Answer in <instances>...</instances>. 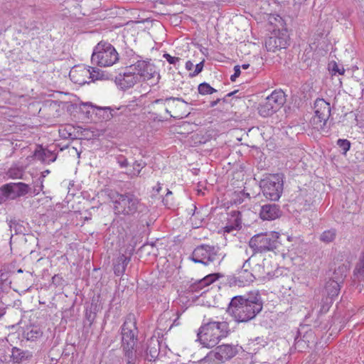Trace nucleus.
Returning <instances> with one entry per match:
<instances>
[{"instance_id": "1", "label": "nucleus", "mask_w": 364, "mask_h": 364, "mask_svg": "<svg viewBox=\"0 0 364 364\" xmlns=\"http://www.w3.org/2000/svg\"><path fill=\"white\" fill-rule=\"evenodd\" d=\"M262 308L261 296L256 292L232 297L227 308V312L236 322L246 323L254 319Z\"/></svg>"}, {"instance_id": "2", "label": "nucleus", "mask_w": 364, "mask_h": 364, "mask_svg": "<svg viewBox=\"0 0 364 364\" xmlns=\"http://www.w3.org/2000/svg\"><path fill=\"white\" fill-rule=\"evenodd\" d=\"M113 203V210L115 215L124 216H134L141 212L144 205L141 200L133 193L117 192L111 197Z\"/></svg>"}, {"instance_id": "3", "label": "nucleus", "mask_w": 364, "mask_h": 364, "mask_svg": "<svg viewBox=\"0 0 364 364\" xmlns=\"http://www.w3.org/2000/svg\"><path fill=\"white\" fill-rule=\"evenodd\" d=\"M330 103L323 99H317L314 102V115L310 121L313 129L327 134L331 127V122L328 121L331 117Z\"/></svg>"}, {"instance_id": "4", "label": "nucleus", "mask_w": 364, "mask_h": 364, "mask_svg": "<svg viewBox=\"0 0 364 364\" xmlns=\"http://www.w3.org/2000/svg\"><path fill=\"white\" fill-rule=\"evenodd\" d=\"M91 60L100 67H109L119 60V54L109 43L100 41L95 47Z\"/></svg>"}, {"instance_id": "5", "label": "nucleus", "mask_w": 364, "mask_h": 364, "mask_svg": "<svg viewBox=\"0 0 364 364\" xmlns=\"http://www.w3.org/2000/svg\"><path fill=\"white\" fill-rule=\"evenodd\" d=\"M279 234L277 232L255 235L250 239L249 246L254 253L273 251L279 245Z\"/></svg>"}, {"instance_id": "6", "label": "nucleus", "mask_w": 364, "mask_h": 364, "mask_svg": "<svg viewBox=\"0 0 364 364\" xmlns=\"http://www.w3.org/2000/svg\"><path fill=\"white\" fill-rule=\"evenodd\" d=\"M283 178L282 173H276L270 175L260 181V188L266 198L273 201L280 198L283 192Z\"/></svg>"}, {"instance_id": "7", "label": "nucleus", "mask_w": 364, "mask_h": 364, "mask_svg": "<svg viewBox=\"0 0 364 364\" xmlns=\"http://www.w3.org/2000/svg\"><path fill=\"white\" fill-rule=\"evenodd\" d=\"M138 332L134 315H129L121 327V348L138 347Z\"/></svg>"}, {"instance_id": "8", "label": "nucleus", "mask_w": 364, "mask_h": 364, "mask_svg": "<svg viewBox=\"0 0 364 364\" xmlns=\"http://www.w3.org/2000/svg\"><path fill=\"white\" fill-rule=\"evenodd\" d=\"M285 94L282 90H274L258 107L259 114L263 117H268L278 111L285 103Z\"/></svg>"}, {"instance_id": "9", "label": "nucleus", "mask_w": 364, "mask_h": 364, "mask_svg": "<svg viewBox=\"0 0 364 364\" xmlns=\"http://www.w3.org/2000/svg\"><path fill=\"white\" fill-rule=\"evenodd\" d=\"M228 334L226 322L210 321L206 323V348L215 346Z\"/></svg>"}, {"instance_id": "10", "label": "nucleus", "mask_w": 364, "mask_h": 364, "mask_svg": "<svg viewBox=\"0 0 364 364\" xmlns=\"http://www.w3.org/2000/svg\"><path fill=\"white\" fill-rule=\"evenodd\" d=\"M237 354V350L232 345H221L206 355V363L218 364L230 360Z\"/></svg>"}, {"instance_id": "11", "label": "nucleus", "mask_w": 364, "mask_h": 364, "mask_svg": "<svg viewBox=\"0 0 364 364\" xmlns=\"http://www.w3.org/2000/svg\"><path fill=\"white\" fill-rule=\"evenodd\" d=\"M129 70L135 72L139 77V80H151L156 77L159 80L160 76L156 72L155 66L151 64L149 60H137L134 64L130 65Z\"/></svg>"}, {"instance_id": "12", "label": "nucleus", "mask_w": 364, "mask_h": 364, "mask_svg": "<svg viewBox=\"0 0 364 364\" xmlns=\"http://www.w3.org/2000/svg\"><path fill=\"white\" fill-rule=\"evenodd\" d=\"M347 268L344 265L339 266L335 269V274L341 273L340 277H336V279H329L325 286V290L328 296V299H330V302L332 303V300L334 297L337 296L341 290V284L343 283L345 277H346Z\"/></svg>"}, {"instance_id": "13", "label": "nucleus", "mask_w": 364, "mask_h": 364, "mask_svg": "<svg viewBox=\"0 0 364 364\" xmlns=\"http://www.w3.org/2000/svg\"><path fill=\"white\" fill-rule=\"evenodd\" d=\"M139 80V77L135 72L129 70V66L125 68L122 73H120L115 77V82L122 90H127L132 87Z\"/></svg>"}, {"instance_id": "14", "label": "nucleus", "mask_w": 364, "mask_h": 364, "mask_svg": "<svg viewBox=\"0 0 364 364\" xmlns=\"http://www.w3.org/2000/svg\"><path fill=\"white\" fill-rule=\"evenodd\" d=\"M29 190L28 185L22 182L7 183L2 187L4 194L11 198L23 196Z\"/></svg>"}, {"instance_id": "15", "label": "nucleus", "mask_w": 364, "mask_h": 364, "mask_svg": "<svg viewBox=\"0 0 364 364\" xmlns=\"http://www.w3.org/2000/svg\"><path fill=\"white\" fill-rule=\"evenodd\" d=\"M122 350L126 364H139L144 358V349L140 346L122 348Z\"/></svg>"}, {"instance_id": "16", "label": "nucleus", "mask_w": 364, "mask_h": 364, "mask_svg": "<svg viewBox=\"0 0 364 364\" xmlns=\"http://www.w3.org/2000/svg\"><path fill=\"white\" fill-rule=\"evenodd\" d=\"M288 45L287 36L274 35L269 37L265 41V47L269 52H276L282 48H286Z\"/></svg>"}, {"instance_id": "17", "label": "nucleus", "mask_w": 364, "mask_h": 364, "mask_svg": "<svg viewBox=\"0 0 364 364\" xmlns=\"http://www.w3.org/2000/svg\"><path fill=\"white\" fill-rule=\"evenodd\" d=\"M280 215L281 210L277 204H265L261 206L259 216L263 220H273Z\"/></svg>"}, {"instance_id": "18", "label": "nucleus", "mask_w": 364, "mask_h": 364, "mask_svg": "<svg viewBox=\"0 0 364 364\" xmlns=\"http://www.w3.org/2000/svg\"><path fill=\"white\" fill-rule=\"evenodd\" d=\"M33 155L37 160L46 164L55 161L57 158V155L54 151L45 149L42 145L37 146Z\"/></svg>"}, {"instance_id": "19", "label": "nucleus", "mask_w": 364, "mask_h": 364, "mask_svg": "<svg viewBox=\"0 0 364 364\" xmlns=\"http://www.w3.org/2000/svg\"><path fill=\"white\" fill-rule=\"evenodd\" d=\"M255 279L252 272L247 269H242L232 278V283L238 287H245L250 284Z\"/></svg>"}, {"instance_id": "20", "label": "nucleus", "mask_w": 364, "mask_h": 364, "mask_svg": "<svg viewBox=\"0 0 364 364\" xmlns=\"http://www.w3.org/2000/svg\"><path fill=\"white\" fill-rule=\"evenodd\" d=\"M220 288L218 284L210 289L206 288V304L208 306H219V300L221 299V294L219 293Z\"/></svg>"}, {"instance_id": "21", "label": "nucleus", "mask_w": 364, "mask_h": 364, "mask_svg": "<svg viewBox=\"0 0 364 364\" xmlns=\"http://www.w3.org/2000/svg\"><path fill=\"white\" fill-rule=\"evenodd\" d=\"M89 70L85 68H75L70 70L69 77L75 84L83 85L87 82L86 77Z\"/></svg>"}, {"instance_id": "22", "label": "nucleus", "mask_w": 364, "mask_h": 364, "mask_svg": "<svg viewBox=\"0 0 364 364\" xmlns=\"http://www.w3.org/2000/svg\"><path fill=\"white\" fill-rule=\"evenodd\" d=\"M228 224L224 228L225 232H230L241 226V213L237 210H232L229 214Z\"/></svg>"}, {"instance_id": "23", "label": "nucleus", "mask_w": 364, "mask_h": 364, "mask_svg": "<svg viewBox=\"0 0 364 364\" xmlns=\"http://www.w3.org/2000/svg\"><path fill=\"white\" fill-rule=\"evenodd\" d=\"M220 248L218 247H210L206 245V266L208 264V262H215L219 265L223 259L224 255L219 252Z\"/></svg>"}, {"instance_id": "24", "label": "nucleus", "mask_w": 364, "mask_h": 364, "mask_svg": "<svg viewBox=\"0 0 364 364\" xmlns=\"http://www.w3.org/2000/svg\"><path fill=\"white\" fill-rule=\"evenodd\" d=\"M32 356V353L28 350H22L18 348H12L11 357L15 363L20 364L23 361L28 360Z\"/></svg>"}, {"instance_id": "25", "label": "nucleus", "mask_w": 364, "mask_h": 364, "mask_svg": "<svg viewBox=\"0 0 364 364\" xmlns=\"http://www.w3.org/2000/svg\"><path fill=\"white\" fill-rule=\"evenodd\" d=\"M130 262V257L122 254L119 255L116 262L114 264V272L117 276H121L124 274L126 270V267Z\"/></svg>"}, {"instance_id": "26", "label": "nucleus", "mask_w": 364, "mask_h": 364, "mask_svg": "<svg viewBox=\"0 0 364 364\" xmlns=\"http://www.w3.org/2000/svg\"><path fill=\"white\" fill-rule=\"evenodd\" d=\"M23 334L26 340L35 341L42 337L43 331L40 326L32 325L26 328Z\"/></svg>"}, {"instance_id": "27", "label": "nucleus", "mask_w": 364, "mask_h": 364, "mask_svg": "<svg viewBox=\"0 0 364 364\" xmlns=\"http://www.w3.org/2000/svg\"><path fill=\"white\" fill-rule=\"evenodd\" d=\"M205 287V277L203 279L196 281V282L191 284L188 289H187L188 293H191L193 296H191L192 300L194 301L198 299L199 297L203 296V291L200 294L199 296L196 294L198 293L200 290H202Z\"/></svg>"}, {"instance_id": "28", "label": "nucleus", "mask_w": 364, "mask_h": 364, "mask_svg": "<svg viewBox=\"0 0 364 364\" xmlns=\"http://www.w3.org/2000/svg\"><path fill=\"white\" fill-rule=\"evenodd\" d=\"M11 272L6 269L0 270V293L11 287Z\"/></svg>"}, {"instance_id": "29", "label": "nucleus", "mask_w": 364, "mask_h": 364, "mask_svg": "<svg viewBox=\"0 0 364 364\" xmlns=\"http://www.w3.org/2000/svg\"><path fill=\"white\" fill-rule=\"evenodd\" d=\"M195 263L205 264V245L198 246L190 256Z\"/></svg>"}, {"instance_id": "30", "label": "nucleus", "mask_w": 364, "mask_h": 364, "mask_svg": "<svg viewBox=\"0 0 364 364\" xmlns=\"http://www.w3.org/2000/svg\"><path fill=\"white\" fill-rule=\"evenodd\" d=\"M250 199V195L248 193L245 192V191H235L232 194L231 197V204L234 205H240L244 203L246 200Z\"/></svg>"}, {"instance_id": "31", "label": "nucleus", "mask_w": 364, "mask_h": 364, "mask_svg": "<svg viewBox=\"0 0 364 364\" xmlns=\"http://www.w3.org/2000/svg\"><path fill=\"white\" fill-rule=\"evenodd\" d=\"M236 92H237V90L231 92L227 94L225 96H223V95H215L213 97L210 95V97H208V95H206V102H209L210 107H213L218 103L220 102L221 101H223V102H226L227 97L234 95Z\"/></svg>"}, {"instance_id": "32", "label": "nucleus", "mask_w": 364, "mask_h": 364, "mask_svg": "<svg viewBox=\"0 0 364 364\" xmlns=\"http://www.w3.org/2000/svg\"><path fill=\"white\" fill-rule=\"evenodd\" d=\"M23 174H24L23 168L21 166H11L6 172L7 176L9 178H12V179L23 178Z\"/></svg>"}, {"instance_id": "33", "label": "nucleus", "mask_w": 364, "mask_h": 364, "mask_svg": "<svg viewBox=\"0 0 364 364\" xmlns=\"http://www.w3.org/2000/svg\"><path fill=\"white\" fill-rule=\"evenodd\" d=\"M336 236V229L331 228L330 230H325L320 235V240L325 242L329 243L333 242Z\"/></svg>"}, {"instance_id": "34", "label": "nucleus", "mask_w": 364, "mask_h": 364, "mask_svg": "<svg viewBox=\"0 0 364 364\" xmlns=\"http://www.w3.org/2000/svg\"><path fill=\"white\" fill-rule=\"evenodd\" d=\"M159 355V349L156 347L148 346L145 352H144L143 359L149 361L154 360Z\"/></svg>"}, {"instance_id": "35", "label": "nucleus", "mask_w": 364, "mask_h": 364, "mask_svg": "<svg viewBox=\"0 0 364 364\" xmlns=\"http://www.w3.org/2000/svg\"><path fill=\"white\" fill-rule=\"evenodd\" d=\"M9 225L11 231H14L15 235L24 234L26 228L19 221L11 220Z\"/></svg>"}, {"instance_id": "36", "label": "nucleus", "mask_w": 364, "mask_h": 364, "mask_svg": "<svg viewBox=\"0 0 364 364\" xmlns=\"http://www.w3.org/2000/svg\"><path fill=\"white\" fill-rule=\"evenodd\" d=\"M354 276L358 280H364V259L360 258L353 271Z\"/></svg>"}, {"instance_id": "37", "label": "nucleus", "mask_w": 364, "mask_h": 364, "mask_svg": "<svg viewBox=\"0 0 364 364\" xmlns=\"http://www.w3.org/2000/svg\"><path fill=\"white\" fill-rule=\"evenodd\" d=\"M146 165V162L142 160L135 161L133 164V170L129 174L132 177L139 176L141 169L144 168Z\"/></svg>"}, {"instance_id": "38", "label": "nucleus", "mask_w": 364, "mask_h": 364, "mask_svg": "<svg viewBox=\"0 0 364 364\" xmlns=\"http://www.w3.org/2000/svg\"><path fill=\"white\" fill-rule=\"evenodd\" d=\"M224 275L221 273H213L206 275V288L210 285L213 284L218 281L220 278H223Z\"/></svg>"}, {"instance_id": "39", "label": "nucleus", "mask_w": 364, "mask_h": 364, "mask_svg": "<svg viewBox=\"0 0 364 364\" xmlns=\"http://www.w3.org/2000/svg\"><path fill=\"white\" fill-rule=\"evenodd\" d=\"M80 110L85 114L86 117L90 118L92 116L91 110L94 111V107L89 102L82 103L80 105Z\"/></svg>"}, {"instance_id": "40", "label": "nucleus", "mask_w": 364, "mask_h": 364, "mask_svg": "<svg viewBox=\"0 0 364 364\" xmlns=\"http://www.w3.org/2000/svg\"><path fill=\"white\" fill-rule=\"evenodd\" d=\"M45 176H41L37 181L35 182V184L33 186V193L34 195H38L41 191H43V180H44Z\"/></svg>"}, {"instance_id": "41", "label": "nucleus", "mask_w": 364, "mask_h": 364, "mask_svg": "<svg viewBox=\"0 0 364 364\" xmlns=\"http://www.w3.org/2000/svg\"><path fill=\"white\" fill-rule=\"evenodd\" d=\"M179 101V102H182V100L181 98H174V97H166V98H159V99H156L154 101L152 102V105H154V104H163V105H168V107H170V102H174V101Z\"/></svg>"}, {"instance_id": "42", "label": "nucleus", "mask_w": 364, "mask_h": 364, "mask_svg": "<svg viewBox=\"0 0 364 364\" xmlns=\"http://www.w3.org/2000/svg\"><path fill=\"white\" fill-rule=\"evenodd\" d=\"M337 145L341 149L343 154H346L350 148V142L347 139H339Z\"/></svg>"}, {"instance_id": "43", "label": "nucleus", "mask_w": 364, "mask_h": 364, "mask_svg": "<svg viewBox=\"0 0 364 364\" xmlns=\"http://www.w3.org/2000/svg\"><path fill=\"white\" fill-rule=\"evenodd\" d=\"M329 66L333 75H336V73L343 75L345 73V69L343 67H339L335 62L333 64H330Z\"/></svg>"}, {"instance_id": "44", "label": "nucleus", "mask_w": 364, "mask_h": 364, "mask_svg": "<svg viewBox=\"0 0 364 364\" xmlns=\"http://www.w3.org/2000/svg\"><path fill=\"white\" fill-rule=\"evenodd\" d=\"M205 62V60H203L199 63H197L196 65H194V70L193 72H190L189 76L190 77H195L197 75H198L200 72H202L203 69V63Z\"/></svg>"}, {"instance_id": "45", "label": "nucleus", "mask_w": 364, "mask_h": 364, "mask_svg": "<svg viewBox=\"0 0 364 364\" xmlns=\"http://www.w3.org/2000/svg\"><path fill=\"white\" fill-rule=\"evenodd\" d=\"M92 70H89V74L87 77L92 79V81L99 80L101 78L100 70L97 68H91Z\"/></svg>"}, {"instance_id": "46", "label": "nucleus", "mask_w": 364, "mask_h": 364, "mask_svg": "<svg viewBox=\"0 0 364 364\" xmlns=\"http://www.w3.org/2000/svg\"><path fill=\"white\" fill-rule=\"evenodd\" d=\"M97 298H99V296ZM98 301V299H95V297H93L90 304V309L88 310L97 314L100 309Z\"/></svg>"}, {"instance_id": "47", "label": "nucleus", "mask_w": 364, "mask_h": 364, "mask_svg": "<svg viewBox=\"0 0 364 364\" xmlns=\"http://www.w3.org/2000/svg\"><path fill=\"white\" fill-rule=\"evenodd\" d=\"M117 161L121 168L127 167L129 165L127 159L125 156H124L123 155H119L117 157Z\"/></svg>"}, {"instance_id": "48", "label": "nucleus", "mask_w": 364, "mask_h": 364, "mask_svg": "<svg viewBox=\"0 0 364 364\" xmlns=\"http://www.w3.org/2000/svg\"><path fill=\"white\" fill-rule=\"evenodd\" d=\"M163 57L170 63L172 65H176L178 62H179L180 58L178 57H173L169 55L168 53H164L163 55Z\"/></svg>"}, {"instance_id": "49", "label": "nucleus", "mask_w": 364, "mask_h": 364, "mask_svg": "<svg viewBox=\"0 0 364 364\" xmlns=\"http://www.w3.org/2000/svg\"><path fill=\"white\" fill-rule=\"evenodd\" d=\"M85 318L89 321V325L91 326L96 318V314L87 309Z\"/></svg>"}, {"instance_id": "50", "label": "nucleus", "mask_w": 364, "mask_h": 364, "mask_svg": "<svg viewBox=\"0 0 364 364\" xmlns=\"http://www.w3.org/2000/svg\"><path fill=\"white\" fill-rule=\"evenodd\" d=\"M205 92H206V95H211L213 94H215V95H223L222 93L219 92V91L218 90L212 87L208 83H206V85H205Z\"/></svg>"}, {"instance_id": "51", "label": "nucleus", "mask_w": 364, "mask_h": 364, "mask_svg": "<svg viewBox=\"0 0 364 364\" xmlns=\"http://www.w3.org/2000/svg\"><path fill=\"white\" fill-rule=\"evenodd\" d=\"M205 328V324H202L200 327L198 329V333H197V339L196 341H198L202 345V347H205V342H203L202 339V333L203 331V329Z\"/></svg>"}, {"instance_id": "52", "label": "nucleus", "mask_w": 364, "mask_h": 364, "mask_svg": "<svg viewBox=\"0 0 364 364\" xmlns=\"http://www.w3.org/2000/svg\"><path fill=\"white\" fill-rule=\"evenodd\" d=\"M151 114V118L150 119H151L152 121L154 122H164V119L161 117L159 116V114H157L156 113H150Z\"/></svg>"}, {"instance_id": "53", "label": "nucleus", "mask_w": 364, "mask_h": 364, "mask_svg": "<svg viewBox=\"0 0 364 364\" xmlns=\"http://www.w3.org/2000/svg\"><path fill=\"white\" fill-rule=\"evenodd\" d=\"M186 69L188 71L193 72L194 70V64L191 60H188L186 63Z\"/></svg>"}, {"instance_id": "54", "label": "nucleus", "mask_w": 364, "mask_h": 364, "mask_svg": "<svg viewBox=\"0 0 364 364\" xmlns=\"http://www.w3.org/2000/svg\"><path fill=\"white\" fill-rule=\"evenodd\" d=\"M65 131V129H60L59 133L60 136L64 138H71L72 134L70 133H66Z\"/></svg>"}, {"instance_id": "55", "label": "nucleus", "mask_w": 364, "mask_h": 364, "mask_svg": "<svg viewBox=\"0 0 364 364\" xmlns=\"http://www.w3.org/2000/svg\"><path fill=\"white\" fill-rule=\"evenodd\" d=\"M205 82H203L198 85V92L201 95H205Z\"/></svg>"}, {"instance_id": "56", "label": "nucleus", "mask_w": 364, "mask_h": 364, "mask_svg": "<svg viewBox=\"0 0 364 364\" xmlns=\"http://www.w3.org/2000/svg\"><path fill=\"white\" fill-rule=\"evenodd\" d=\"M241 71H240V65H235L234 67V74L237 75L239 77L240 75Z\"/></svg>"}, {"instance_id": "57", "label": "nucleus", "mask_w": 364, "mask_h": 364, "mask_svg": "<svg viewBox=\"0 0 364 364\" xmlns=\"http://www.w3.org/2000/svg\"><path fill=\"white\" fill-rule=\"evenodd\" d=\"M154 190L156 191V193H159L161 190V184L158 183L156 186L154 188Z\"/></svg>"}, {"instance_id": "58", "label": "nucleus", "mask_w": 364, "mask_h": 364, "mask_svg": "<svg viewBox=\"0 0 364 364\" xmlns=\"http://www.w3.org/2000/svg\"><path fill=\"white\" fill-rule=\"evenodd\" d=\"M193 364H204L205 363V358H200L198 361H193Z\"/></svg>"}, {"instance_id": "59", "label": "nucleus", "mask_w": 364, "mask_h": 364, "mask_svg": "<svg viewBox=\"0 0 364 364\" xmlns=\"http://www.w3.org/2000/svg\"><path fill=\"white\" fill-rule=\"evenodd\" d=\"M237 77H238L237 75L233 74L230 76V80L231 81L235 82Z\"/></svg>"}, {"instance_id": "60", "label": "nucleus", "mask_w": 364, "mask_h": 364, "mask_svg": "<svg viewBox=\"0 0 364 364\" xmlns=\"http://www.w3.org/2000/svg\"><path fill=\"white\" fill-rule=\"evenodd\" d=\"M340 276H341V273H337L336 274H335V272H334L333 275L331 279H336V277H340Z\"/></svg>"}, {"instance_id": "61", "label": "nucleus", "mask_w": 364, "mask_h": 364, "mask_svg": "<svg viewBox=\"0 0 364 364\" xmlns=\"http://www.w3.org/2000/svg\"><path fill=\"white\" fill-rule=\"evenodd\" d=\"M249 67H250V64H243L242 65V69H245V70L247 69Z\"/></svg>"}, {"instance_id": "62", "label": "nucleus", "mask_w": 364, "mask_h": 364, "mask_svg": "<svg viewBox=\"0 0 364 364\" xmlns=\"http://www.w3.org/2000/svg\"><path fill=\"white\" fill-rule=\"evenodd\" d=\"M166 112L168 113L171 117H175L174 116H173L172 114H170V111L168 109V108H166L165 109Z\"/></svg>"}, {"instance_id": "63", "label": "nucleus", "mask_w": 364, "mask_h": 364, "mask_svg": "<svg viewBox=\"0 0 364 364\" xmlns=\"http://www.w3.org/2000/svg\"><path fill=\"white\" fill-rule=\"evenodd\" d=\"M49 172H50V171H49L48 170H46V171H44V172H43V173H42V175H41V176L44 175V176H46V174L49 173Z\"/></svg>"}, {"instance_id": "64", "label": "nucleus", "mask_w": 364, "mask_h": 364, "mask_svg": "<svg viewBox=\"0 0 364 364\" xmlns=\"http://www.w3.org/2000/svg\"><path fill=\"white\" fill-rule=\"evenodd\" d=\"M59 277H58V275H55L53 277V282H54L55 279H58Z\"/></svg>"}]
</instances>
